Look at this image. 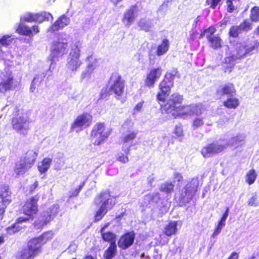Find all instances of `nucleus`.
<instances>
[{
	"instance_id": "f257e3e1",
	"label": "nucleus",
	"mask_w": 259,
	"mask_h": 259,
	"mask_svg": "<svg viewBox=\"0 0 259 259\" xmlns=\"http://www.w3.org/2000/svg\"><path fill=\"white\" fill-rule=\"evenodd\" d=\"M174 83L163 79L159 83V91L156 95V100L161 109L166 113H171L175 117L186 118L194 114L193 105H182L183 96L177 93H173L166 101Z\"/></svg>"
},
{
	"instance_id": "f03ea898",
	"label": "nucleus",
	"mask_w": 259,
	"mask_h": 259,
	"mask_svg": "<svg viewBox=\"0 0 259 259\" xmlns=\"http://www.w3.org/2000/svg\"><path fill=\"white\" fill-rule=\"evenodd\" d=\"M111 132V129L106 128L104 122H97L91 132L92 139L98 138V139L94 141V145H100L108 138Z\"/></svg>"
},
{
	"instance_id": "7ed1b4c3",
	"label": "nucleus",
	"mask_w": 259,
	"mask_h": 259,
	"mask_svg": "<svg viewBox=\"0 0 259 259\" xmlns=\"http://www.w3.org/2000/svg\"><path fill=\"white\" fill-rule=\"evenodd\" d=\"M110 194L108 192H102L99 194L98 197L101 200L105 199V200L96 211L94 215V222H98L101 220L107 213L108 209H111L115 205V201L110 198L106 199L107 197Z\"/></svg>"
},
{
	"instance_id": "20e7f679",
	"label": "nucleus",
	"mask_w": 259,
	"mask_h": 259,
	"mask_svg": "<svg viewBox=\"0 0 259 259\" xmlns=\"http://www.w3.org/2000/svg\"><path fill=\"white\" fill-rule=\"evenodd\" d=\"M39 199V196L38 195L32 196L27 199L22 206L21 211L26 215V217L24 218L27 219V221L29 220H33L34 216L37 214L38 211L37 203Z\"/></svg>"
},
{
	"instance_id": "39448f33",
	"label": "nucleus",
	"mask_w": 259,
	"mask_h": 259,
	"mask_svg": "<svg viewBox=\"0 0 259 259\" xmlns=\"http://www.w3.org/2000/svg\"><path fill=\"white\" fill-rule=\"evenodd\" d=\"M198 178L191 179L184 186L183 191L180 194V200L186 203L190 202L198 191Z\"/></svg>"
},
{
	"instance_id": "423d86ee",
	"label": "nucleus",
	"mask_w": 259,
	"mask_h": 259,
	"mask_svg": "<svg viewBox=\"0 0 259 259\" xmlns=\"http://www.w3.org/2000/svg\"><path fill=\"white\" fill-rule=\"evenodd\" d=\"M228 146L229 144H222L218 141H214L203 146L200 150V153L204 158H208L223 152Z\"/></svg>"
},
{
	"instance_id": "0eeeda50",
	"label": "nucleus",
	"mask_w": 259,
	"mask_h": 259,
	"mask_svg": "<svg viewBox=\"0 0 259 259\" xmlns=\"http://www.w3.org/2000/svg\"><path fill=\"white\" fill-rule=\"evenodd\" d=\"M110 80H113V83L110 86L109 90L114 94L117 99H119L123 96L124 92L125 81L117 72L113 73Z\"/></svg>"
},
{
	"instance_id": "6e6552de",
	"label": "nucleus",
	"mask_w": 259,
	"mask_h": 259,
	"mask_svg": "<svg viewBox=\"0 0 259 259\" xmlns=\"http://www.w3.org/2000/svg\"><path fill=\"white\" fill-rule=\"evenodd\" d=\"M93 122V116L87 112L78 115L71 124L70 130L73 131L77 128L82 130L90 126Z\"/></svg>"
},
{
	"instance_id": "1a4fd4ad",
	"label": "nucleus",
	"mask_w": 259,
	"mask_h": 259,
	"mask_svg": "<svg viewBox=\"0 0 259 259\" xmlns=\"http://www.w3.org/2000/svg\"><path fill=\"white\" fill-rule=\"evenodd\" d=\"M67 43L60 41H55L53 44V48L51 51L49 59L51 64H55L60 57L63 56L67 53Z\"/></svg>"
},
{
	"instance_id": "9d476101",
	"label": "nucleus",
	"mask_w": 259,
	"mask_h": 259,
	"mask_svg": "<svg viewBox=\"0 0 259 259\" xmlns=\"http://www.w3.org/2000/svg\"><path fill=\"white\" fill-rule=\"evenodd\" d=\"M162 73V69L161 67L151 68L146 74L144 79V86L148 88H153L161 77Z\"/></svg>"
},
{
	"instance_id": "9b49d317",
	"label": "nucleus",
	"mask_w": 259,
	"mask_h": 259,
	"mask_svg": "<svg viewBox=\"0 0 259 259\" xmlns=\"http://www.w3.org/2000/svg\"><path fill=\"white\" fill-rule=\"evenodd\" d=\"M80 49L77 46L72 48L69 54V60L67 63V68L72 71H76L81 64V61L79 59L80 57Z\"/></svg>"
},
{
	"instance_id": "f8f14e48",
	"label": "nucleus",
	"mask_w": 259,
	"mask_h": 259,
	"mask_svg": "<svg viewBox=\"0 0 259 259\" xmlns=\"http://www.w3.org/2000/svg\"><path fill=\"white\" fill-rule=\"evenodd\" d=\"M252 29V24L247 20H243L239 25H232L229 30V36L237 38L243 31L247 32Z\"/></svg>"
},
{
	"instance_id": "ddd939ff",
	"label": "nucleus",
	"mask_w": 259,
	"mask_h": 259,
	"mask_svg": "<svg viewBox=\"0 0 259 259\" xmlns=\"http://www.w3.org/2000/svg\"><path fill=\"white\" fill-rule=\"evenodd\" d=\"M29 121L23 116H16L12 119L11 124L13 128L17 132L26 134L29 129Z\"/></svg>"
},
{
	"instance_id": "4468645a",
	"label": "nucleus",
	"mask_w": 259,
	"mask_h": 259,
	"mask_svg": "<svg viewBox=\"0 0 259 259\" xmlns=\"http://www.w3.org/2000/svg\"><path fill=\"white\" fill-rule=\"evenodd\" d=\"M135 238V233L134 231L126 232L120 236L117 245L120 249L125 250L133 245Z\"/></svg>"
},
{
	"instance_id": "2eb2a0df",
	"label": "nucleus",
	"mask_w": 259,
	"mask_h": 259,
	"mask_svg": "<svg viewBox=\"0 0 259 259\" xmlns=\"http://www.w3.org/2000/svg\"><path fill=\"white\" fill-rule=\"evenodd\" d=\"M14 77L11 72H7L4 74V78L0 82V93H5L12 90L14 87Z\"/></svg>"
},
{
	"instance_id": "dca6fc26",
	"label": "nucleus",
	"mask_w": 259,
	"mask_h": 259,
	"mask_svg": "<svg viewBox=\"0 0 259 259\" xmlns=\"http://www.w3.org/2000/svg\"><path fill=\"white\" fill-rule=\"evenodd\" d=\"M70 22V20L69 18L63 14L58 17L54 23L50 26L49 28L48 29V32L53 33L58 31L60 29H62L65 26L68 25Z\"/></svg>"
},
{
	"instance_id": "f3484780",
	"label": "nucleus",
	"mask_w": 259,
	"mask_h": 259,
	"mask_svg": "<svg viewBox=\"0 0 259 259\" xmlns=\"http://www.w3.org/2000/svg\"><path fill=\"white\" fill-rule=\"evenodd\" d=\"M236 90L232 82H227L222 84L216 91V95L219 97L224 96H233L236 94Z\"/></svg>"
},
{
	"instance_id": "a211bd4d",
	"label": "nucleus",
	"mask_w": 259,
	"mask_h": 259,
	"mask_svg": "<svg viewBox=\"0 0 259 259\" xmlns=\"http://www.w3.org/2000/svg\"><path fill=\"white\" fill-rule=\"evenodd\" d=\"M16 32L21 35L33 36V33L37 34L39 32V27L37 25H33L31 29L24 24L20 23L16 29Z\"/></svg>"
},
{
	"instance_id": "6ab92c4d",
	"label": "nucleus",
	"mask_w": 259,
	"mask_h": 259,
	"mask_svg": "<svg viewBox=\"0 0 259 259\" xmlns=\"http://www.w3.org/2000/svg\"><path fill=\"white\" fill-rule=\"evenodd\" d=\"M42 246V245L38 238L37 237H34L28 241L27 248L35 256L41 251Z\"/></svg>"
},
{
	"instance_id": "aec40b11",
	"label": "nucleus",
	"mask_w": 259,
	"mask_h": 259,
	"mask_svg": "<svg viewBox=\"0 0 259 259\" xmlns=\"http://www.w3.org/2000/svg\"><path fill=\"white\" fill-rule=\"evenodd\" d=\"M138 7L133 5L130 7L124 13L122 19L123 22H125L127 26H130L133 23L136 18V13L137 12Z\"/></svg>"
},
{
	"instance_id": "412c9836",
	"label": "nucleus",
	"mask_w": 259,
	"mask_h": 259,
	"mask_svg": "<svg viewBox=\"0 0 259 259\" xmlns=\"http://www.w3.org/2000/svg\"><path fill=\"white\" fill-rule=\"evenodd\" d=\"M27 222V219L23 217L18 218L16 222L6 228V231L10 235L14 234L21 231L22 229L20 224Z\"/></svg>"
},
{
	"instance_id": "4be33fe9",
	"label": "nucleus",
	"mask_w": 259,
	"mask_h": 259,
	"mask_svg": "<svg viewBox=\"0 0 259 259\" xmlns=\"http://www.w3.org/2000/svg\"><path fill=\"white\" fill-rule=\"evenodd\" d=\"M178 223L176 221H170L163 228V234L167 237H171L176 235L178 231Z\"/></svg>"
},
{
	"instance_id": "5701e85b",
	"label": "nucleus",
	"mask_w": 259,
	"mask_h": 259,
	"mask_svg": "<svg viewBox=\"0 0 259 259\" xmlns=\"http://www.w3.org/2000/svg\"><path fill=\"white\" fill-rule=\"evenodd\" d=\"M137 132L136 131L128 130L123 133L120 138V142L122 144L132 143L136 139Z\"/></svg>"
},
{
	"instance_id": "b1692460",
	"label": "nucleus",
	"mask_w": 259,
	"mask_h": 259,
	"mask_svg": "<svg viewBox=\"0 0 259 259\" xmlns=\"http://www.w3.org/2000/svg\"><path fill=\"white\" fill-rule=\"evenodd\" d=\"M131 146L122 147V151L118 152L116 159L122 163H126L129 161L128 155L130 154Z\"/></svg>"
},
{
	"instance_id": "393cba45",
	"label": "nucleus",
	"mask_w": 259,
	"mask_h": 259,
	"mask_svg": "<svg viewBox=\"0 0 259 259\" xmlns=\"http://www.w3.org/2000/svg\"><path fill=\"white\" fill-rule=\"evenodd\" d=\"M37 154L33 151H28L25 156L23 158H21L22 160L30 168L36 161Z\"/></svg>"
},
{
	"instance_id": "a878e982",
	"label": "nucleus",
	"mask_w": 259,
	"mask_h": 259,
	"mask_svg": "<svg viewBox=\"0 0 259 259\" xmlns=\"http://www.w3.org/2000/svg\"><path fill=\"white\" fill-rule=\"evenodd\" d=\"M169 48V42L167 38L163 39L161 42L159 44L156 51V54L158 56H161L167 53Z\"/></svg>"
},
{
	"instance_id": "bb28decb",
	"label": "nucleus",
	"mask_w": 259,
	"mask_h": 259,
	"mask_svg": "<svg viewBox=\"0 0 259 259\" xmlns=\"http://www.w3.org/2000/svg\"><path fill=\"white\" fill-rule=\"evenodd\" d=\"M243 44L248 56L253 54V52L259 48V41L257 40H253Z\"/></svg>"
},
{
	"instance_id": "cd10ccee",
	"label": "nucleus",
	"mask_w": 259,
	"mask_h": 259,
	"mask_svg": "<svg viewBox=\"0 0 259 259\" xmlns=\"http://www.w3.org/2000/svg\"><path fill=\"white\" fill-rule=\"evenodd\" d=\"M29 169V167L20 159L19 161L15 163L14 171L17 176H19L24 174Z\"/></svg>"
},
{
	"instance_id": "c85d7f7f",
	"label": "nucleus",
	"mask_w": 259,
	"mask_h": 259,
	"mask_svg": "<svg viewBox=\"0 0 259 259\" xmlns=\"http://www.w3.org/2000/svg\"><path fill=\"white\" fill-rule=\"evenodd\" d=\"M117 252V246L116 244H110L108 248L105 250L103 257L105 259H112Z\"/></svg>"
},
{
	"instance_id": "c756f323",
	"label": "nucleus",
	"mask_w": 259,
	"mask_h": 259,
	"mask_svg": "<svg viewBox=\"0 0 259 259\" xmlns=\"http://www.w3.org/2000/svg\"><path fill=\"white\" fill-rule=\"evenodd\" d=\"M223 106L228 109H236L239 105V100L236 98H228L223 103Z\"/></svg>"
},
{
	"instance_id": "7c9ffc66",
	"label": "nucleus",
	"mask_w": 259,
	"mask_h": 259,
	"mask_svg": "<svg viewBox=\"0 0 259 259\" xmlns=\"http://www.w3.org/2000/svg\"><path fill=\"white\" fill-rule=\"evenodd\" d=\"M35 255L27 247H25L18 252L15 259H33Z\"/></svg>"
},
{
	"instance_id": "2f4dec72",
	"label": "nucleus",
	"mask_w": 259,
	"mask_h": 259,
	"mask_svg": "<svg viewBox=\"0 0 259 259\" xmlns=\"http://www.w3.org/2000/svg\"><path fill=\"white\" fill-rule=\"evenodd\" d=\"M11 194V193L8 186H3L2 187L0 192V197L2 200L6 201L7 203H10L12 201Z\"/></svg>"
},
{
	"instance_id": "473e14b6",
	"label": "nucleus",
	"mask_w": 259,
	"mask_h": 259,
	"mask_svg": "<svg viewBox=\"0 0 259 259\" xmlns=\"http://www.w3.org/2000/svg\"><path fill=\"white\" fill-rule=\"evenodd\" d=\"M207 40L210 44V47L213 49L218 50L222 47L223 41L219 35L210 37Z\"/></svg>"
},
{
	"instance_id": "72a5a7b5",
	"label": "nucleus",
	"mask_w": 259,
	"mask_h": 259,
	"mask_svg": "<svg viewBox=\"0 0 259 259\" xmlns=\"http://www.w3.org/2000/svg\"><path fill=\"white\" fill-rule=\"evenodd\" d=\"M102 239L110 243V244H116V235L111 231L101 232Z\"/></svg>"
},
{
	"instance_id": "f704fd0d",
	"label": "nucleus",
	"mask_w": 259,
	"mask_h": 259,
	"mask_svg": "<svg viewBox=\"0 0 259 259\" xmlns=\"http://www.w3.org/2000/svg\"><path fill=\"white\" fill-rule=\"evenodd\" d=\"M257 177V174L253 168L249 170L245 175V182L249 185L253 184Z\"/></svg>"
},
{
	"instance_id": "c9c22d12",
	"label": "nucleus",
	"mask_w": 259,
	"mask_h": 259,
	"mask_svg": "<svg viewBox=\"0 0 259 259\" xmlns=\"http://www.w3.org/2000/svg\"><path fill=\"white\" fill-rule=\"evenodd\" d=\"M235 52L236 59H241L248 56L243 43H240L235 48Z\"/></svg>"
},
{
	"instance_id": "e433bc0d",
	"label": "nucleus",
	"mask_w": 259,
	"mask_h": 259,
	"mask_svg": "<svg viewBox=\"0 0 259 259\" xmlns=\"http://www.w3.org/2000/svg\"><path fill=\"white\" fill-rule=\"evenodd\" d=\"M52 163V159L50 158H45L38 166V169L41 174L45 173L49 168Z\"/></svg>"
},
{
	"instance_id": "4c0bfd02",
	"label": "nucleus",
	"mask_w": 259,
	"mask_h": 259,
	"mask_svg": "<svg viewBox=\"0 0 259 259\" xmlns=\"http://www.w3.org/2000/svg\"><path fill=\"white\" fill-rule=\"evenodd\" d=\"M216 31L217 29L214 26H210L201 32L199 36V38H202L206 35L208 40L210 37H212L215 36L214 34Z\"/></svg>"
},
{
	"instance_id": "58836bf2",
	"label": "nucleus",
	"mask_w": 259,
	"mask_h": 259,
	"mask_svg": "<svg viewBox=\"0 0 259 259\" xmlns=\"http://www.w3.org/2000/svg\"><path fill=\"white\" fill-rule=\"evenodd\" d=\"M54 234L52 231H46L42 233L38 236H37L38 240H40L42 245L47 243L48 241L51 240L53 238Z\"/></svg>"
},
{
	"instance_id": "ea45409f",
	"label": "nucleus",
	"mask_w": 259,
	"mask_h": 259,
	"mask_svg": "<svg viewBox=\"0 0 259 259\" xmlns=\"http://www.w3.org/2000/svg\"><path fill=\"white\" fill-rule=\"evenodd\" d=\"M174 190V185L171 182H165L161 184L159 187V190L166 194L171 193Z\"/></svg>"
},
{
	"instance_id": "a19ab883",
	"label": "nucleus",
	"mask_w": 259,
	"mask_h": 259,
	"mask_svg": "<svg viewBox=\"0 0 259 259\" xmlns=\"http://www.w3.org/2000/svg\"><path fill=\"white\" fill-rule=\"evenodd\" d=\"M176 77L180 78V75L177 68H174L171 70L167 72L165 74L164 79L169 82L174 83V80Z\"/></svg>"
},
{
	"instance_id": "79ce46f5",
	"label": "nucleus",
	"mask_w": 259,
	"mask_h": 259,
	"mask_svg": "<svg viewBox=\"0 0 259 259\" xmlns=\"http://www.w3.org/2000/svg\"><path fill=\"white\" fill-rule=\"evenodd\" d=\"M249 18L252 22L259 21V7L254 6L251 9Z\"/></svg>"
},
{
	"instance_id": "37998d69",
	"label": "nucleus",
	"mask_w": 259,
	"mask_h": 259,
	"mask_svg": "<svg viewBox=\"0 0 259 259\" xmlns=\"http://www.w3.org/2000/svg\"><path fill=\"white\" fill-rule=\"evenodd\" d=\"M53 217L52 209L49 208L46 211H44L41 214L44 224H47L48 222H50L53 220Z\"/></svg>"
},
{
	"instance_id": "c03bdc74",
	"label": "nucleus",
	"mask_w": 259,
	"mask_h": 259,
	"mask_svg": "<svg viewBox=\"0 0 259 259\" xmlns=\"http://www.w3.org/2000/svg\"><path fill=\"white\" fill-rule=\"evenodd\" d=\"M138 25L140 30L145 32H149L151 27V25L144 19H141L138 23Z\"/></svg>"
},
{
	"instance_id": "a18cd8bd",
	"label": "nucleus",
	"mask_w": 259,
	"mask_h": 259,
	"mask_svg": "<svg viewBox=\"0 0 259 259\" xmlns=\"http://www.w3.org/2000/svg\"><path fill=\"white\" fill-rule=\"evenodd\" d=\"M37 22L41 23L44 21H49V17L52 16L51 14L49 13L45 12L36 13Z\"/></svg>"
},
{
	"instance_id": "49530a36",
	"label": "nucleus",
	"mask_w": 259,
	"mask_h": 259,
	"mask_svg": "<svg viewBox=\"0 0 259 259\" xmlns=\"http://www.w3.org/2000/svg\"><path fill=\"white\" fill-rule=\"evenodd\" d=\"M235 55L227 57L225 58L223 63L226 65H229L228 67L230 69H232L234 66V62L236 60Z\"/></svg>"
},
{
	"instance_id": "de8ad7c7",
	"label": "nucleus",
	"mask_w": 259,
	"mask_h": 259,
	"mask_svg": "<svg viewBox=\"0 0 259 259\" xmlns=\"http://www.w3.org/2000/svg\"><path fill=\"white\" fill-rule=\"evenodd\" d=\"M204 124L203 119L197 118L195 119L192 122V127L194 130L198 129L201 127Z\"/></svg>"
},
{
	"instance_id": "09e8293b",
	"label": "nucleus",
	"mask_w": 259,
	"mask_h": 259,
	"mask_svg": "<svg viewBox=\"0 0 259 259\" xmlns=\"http://www.w3.org/2000/svg\"><path fill=\"white\" fill-rule=\"evenodd\" d=\"M222 0H206V4L212 9H214Z\"/></svg>"
},
{
	"instance_id": "8fccbe9b",
	"label": "nucleus",
	"mask_w": 259,
	"mask_h": 259,
	"mask_svg": "<svg viewBox=\"0 0 259 259\" xmlns=\"http://www.w3.org/2000/svg\"><path fill=\"white\" fill-rule=\"evenodd\" d=\"M84 184H85V182H82L78 186V187L75 189L74 191H73L72 192H71L70 197H74L77 196L78 195L79 193H80V191L81 190V189H82V188L84 186Z\"/></svg>"
},
{
	"instance_id": "3c124183",
	"label": "nucleus",
	"mask_w": 259,
	"mask_h": 259,
	"mask_svg": "<svg viewBox=\"0 0 259 259\" xmlns=\"http://www.w3.org/2000/svg\"><path fill=\"white\" fill-rule=\"evenodd\" d=\"M24 20L27 22H37L36 14H28L24 18Z\"/></svg>"
},
{
	"instance_id": "603ef678",
	"label": "nucleus",
	"mask_w": 259,
	"mask_h": 259,
	"mask_svg": "<svg viewBox=\"0 0 259 259\" xmlns=\"http://www.w3.org/2000/svg\"><path fill=\"white\" fill-rule=\"evenodd\" d=\"M109 90L107 88H104L102 89L100 94V99H105L107 98L110 95Z\"/></svg>"
},
{
	"instance_id": "864d4df0",
	"label": "nucleus",
	"mask_w": 259,
	"mask_h": 259,
	"mask_svg": "<svg viewBox=\"0 0 259 259\" xmlns=\"http://www.w3.org/2000/svg\"><path fill=\"white\" fill-rule=\"evenodd\" d=\"M232 143L234 145L241 144L244 141V138L241 136H236L232 138Z\"/></svg>"
},
{
	"instance_id": "5fc2aeb1",
	"label": "nucleus",
	"mask_w": 259,
	"mask_h": 259,
	"mask_svg": "<svg viewBox=\"0 0 259 259\" xmlns=\"http://www.w3.org/2000/svg\"><path fill=\"white\" fill-rule=\"evenodd\" d=\"M248 205L250 206H257L258 205L257 198L256 195L250 198L248 201Z\"/></svg>"
},
{
	"instance_id": "6e6d98bb",
	"label": "nucleus",
	"mask_w": 259,
	"mask_h": 259,
	"mask_svg": "<svg viewBox=\"0 0 259 259\" xmlns=\"http://www.w3.org/2000/svg\"><path fill=\"white\" fill-rule=\"evenodd\" d=\"M174 133L178 137H181L183 136V130L181 126H176Z\"/></svg>"
},
{
	"instance_id": "4d7b16f0",
	"label": "nucleus",
	"mask_w": 259,
	"mask_h": 259,
	"mask_svg": "<svg viewBox=\"0 0 259 259\" xmlns=\"http://www.w3.org/2000/svg\"><path fill=\"white\" fill-rule=\"evenodd\" d=\"M8 204L2 200L0 201V215H3L4 214Z\"/></svg>"
},
{
	"instance_id": "13d9d810",
	"label": "nucleus",
	"mask_w": 259,
	"mask_h": 259,
	"mask_svg": "<svg viewBox=\"0 0 259 259\" xmlns=\"http://www.w3.org/2000/svg\"><path fill=\"white\" fill-rule=\"evenodd\" d=\"M227 10L229 13H232L234 11L235 8L233 4L232 1L231 0H227Z\"/></svg>"
},
{
	"instance_id": "bf43d9fd",
	"label": "nucleus",
	"mask_w": 259,
	"mask_h": 259,
	"mask_svg": "<svg viewBox=\"0 0 259 259\" xmlns=\"http://www.w3.org/2000/svg\"><path fill=\"white\" fill-rule=\"evenodd\" d=\"M38 186V183L37 181H35L33 184L30 185L29 188V193L32 194L36 190Z\"/></svg>"
},
{
	"instance_id": "052dcab7",
	"label": "nucleus",
	"mask_w": 259,
	"mask_h": 259,
	"mask_svg": "<svg viewBox=\"0 0 259 259\" xmlns=\"http://www.w3.org/2000/svg\"><path fill=\"white\" fill-rule=\"evenodd\" d=\"M174 178L176 181L178 182H182L183 181V177L182 174L179 172H175L174 174Z\"/></svg>"
},
{
	"instance_id": "680f3d73",
	"label": "nucleus",
	"mask_w": 259,
	"mask_h": 259,
	"mask_svg": "<svg viewBox=\"0 0 259 259\" xmlns=\"http://www.w3.org/2000/svg\"><path fill=\"white\" fill-rule=\"evenodd\" d=\"M10 37L8 35L4 36L0 39V44L3 46H8L9 44V41L8 38Z\"/></svg>"
},
{
	"instance_id": "e2e57ef3",
	"label": "nucleus",
	"mask_w": 259,
	"mask_h": 259,
	"mask_svg": "<svg viewBox=\"0 0 259 259\" xmlns=\"http://www.w3.org/2000/svg\"><path fill=\"white\" fill-rule=\"evenodd\" d=\"M222 229V227L217 226V227H215V228L214 230V232H213V233L212 234V237H214V236H217V235H218L221 232Z\"/></svg>"
},
{
	"instance_id": "0e129e2a",
	"label": "nucleus",
	"mask_w": 259,
	"mask_h": 259,
	"mask_svg": "<svg viewBox=\"0 0 259 259\" xmlns=\"http://www.w3.org/2000/svg\"><path fill=\"white\" fill-rule=\"evenodd\" d=\"M229 211V207H227L225 212L223 213L220 220H222L223 221L226 222V220L228 216Z\"/></svg>"
},
{
	"instance_id": "69168bd1",
	"label": "nucleus",
	"mask_w": 259,
	"mask_h": 259,
	"mask_svg": "<svg viewBox=\"0 0 259 259\" xmlns=\"http://www.w3.org/2000/svg\"><path fill=\"white\" fill-rule=\"evenodd\" d=\"M239 255L236 252H233L231 253L227 259H238Z\"/></svg>"
},
{
	"instance_id": "338daca9",
	"label": "nucleus",
	"mask_w": 259,
	"mask_h": 259,
	"mask_svg": "<svg viewBox=\"0 0 259 259\" xmlns=\"http://www.w3.org/2000/svg\"><path fill=\"white\" fill-rule=\"evenodd\" d=\"M143 104V102L138 103L135 107V109L137 111H140L142 108Z\"/></svg>"
},
{
	"instance_id": "774afa93",
	"label": "nucleus",
	"mask_w": 259,
	"mask_h": 259,
	"mask_svg": "<svg viewBox=\"0 0 259 259\" xmlns=\"http://www.w3.org/2000/svg\"><path fill=\"white\" fill-rule=\"evenodd\" d=\"M225 225V221H223L222 220H220L218 223V225L217 226H220L221 227H223V226H224Z\"/></svg>"
}]
</instances>
